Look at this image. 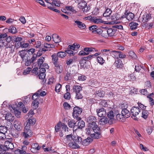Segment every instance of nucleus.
<instances>
[{
  "label": "nucleus",
  "mask_w": 154,
  "mask_h": 154,
  "mask_svg": "<svg viewBox=\"0 0 154 154\" xmlns=\"http://www.w3.org/2000/svg\"><path fill=\"white\" fill-rule=\"evenodd\" d=\"M111 11L109 9H106L105 12L103 14V16L105 17H109L111 14Z\"/></svg>",
  "instance_id": "obj_43"
},
{
  "label": "nucleus",
  "mask_w": 154,
  "mask_h": 154,
  "mask_svg": "<svg viewBox=\"0 0 154 154\" xmlns=\"http://www.w3.org/2000/svg\"><path fill=\"white\" fill-rule=\"evenodd\" d=\"M150 18L151 16L149 14H148L146 13L145 14L143 17V21L144 22H146Z\"/></svg>",
  "instance_id": "obj_34"
},
{
  "label": "nucleus",
  "mask_w": 154,
  "mask_h": 154,
  "mask_svg": "<svg viewBox=\"0 0 154 154\" xmlns=\"http://www.w3.org/2000/svg\"><path fill=\"white\" fill-rule=\"evenodd\" d=\"M8 130L7 128L4 126H0V133L3 134L5 136V134L6 133Z\"/></svg>",
  "instance_id": "obj_33"
},
{
  "label": "nucleus",
  "mask_w": 154,
  "mask_h": 154,
  "mask_svg": "<svg viewBox=\"0 0 154 154\" xmlns=\"http://www.w3.org/2000/svg\"><path fill=\"white\" fill-rule=\"evenodd\" d=\"M148 115V112L146 110H143L142 111V115L141 116L144 119L147 118Z\"/></svg>",
  "instance_id": "obj_45"
},
{
  "label": "nucleus",
  "mask_w": 154,
  "mask_h": 154,
  "mask_svg": "<svg viewBox=\"0 0 154 154\" xmlns=\"http://www.w3.org/2000/svg\"><path fill=\"white\" fill-rule=\"evenodd\" d=\"M141 109L138 107L134 106L130 110L131 112L132 116V118L135 120H137L138 118L136 117L140 112Z\"/></svg>",
  "instance_id": "obj_2"
},
{
  "label": "nucleus",
  "mask_w": 154,
  "mask_h": 154,
  "mask_svg": "<svg viewBox=\"0 0 154 154\" xmlns=\"http://www.w3.org/2000/svg\"><path fill=\"white\" fill-rule=\"evenodd\" d=\"M83 96L80 92L75 93V98L77 100L81 99L82 98Z\"/></svg>",
  "instance_id": "obj_52"
},
{
  "label": "nucleus",
  "mask_w": 154,
  "mask_h": 154,
  "mask_svg": "<svg viewBox=\"0 0 154 154\" xmlns=\"http://www.w3.org/2000/svg\"><path fill=\"white\" fill-rule=\"evenodd\" d=\"M97 59L98 63L101 65H102L104 62L105 60L101 57H97Z\"/></svg>",
  "instance_id": "obj_50"
},
{
  "label": "nucleus",
  "mask_w": 154,
  "mask_h": 154,
  "mask_svg": "<svg viewBox=\"0 0 154 154\" xmlns=\"http://www.w3.org/2000/svg\"><path fill=\"white\" fill-rule=\"evenodd\" d=\"M91 21L94 23L97 24L103 23V21L101 19L97 18L96 17H92L91 19Z\"/></svg>",
  "instance_id": "obj_27"
},
{
  "label": "nucleus",
  "mask_w": 154,
  "mask_h": 154,
  "mask_svg": "<svg viewBox=\"0 0 154 154\" xmlns=\"http://www.w3.org/2000/svg\"><path fill=\"white\" fill-rule=\"evenodd\" d=\"M18 105L23 112L26 113L28 111V109L25 107V105L22 102H19L18 103Z\"/></svg>",
  "instance_id": "obj_28"
},
{
  "label": "nucleus",
  "mask_w": 154,
  "mask_h": 154,
  "mask_svg": "<svg viewBox=\"0 0 154 154\" xmlns=\"http://www.w3.org/2000/svg\"><path fill=\"white\" fill-rule=\"evenodd\" d=\"M82 112V109L78 107H75L74 108L72 113V116L74 118L77 120H79L80 118L79 116L81 114Z\"/></svg>",
  "instance_id": "obj_3"
},
{
  "label": "nucleus",
  "mask_w": 154,
  "mask_h": 154,
  "mask_svg": "<svg viewBox=\"0 0 154 154\" xmlns=\"http://www.w3.org/2000/svg\"><path fill=\"white\" fill-rule=\"evenodd\" d=\"M36 96H38V97L40 98V96L44 97L46 94V92L45 91H42V89L38 90L36 92L33 94Z\"/></svg>",
  "instance_id": "obj_12"
},
{
  "label": "nucleus",
  "mask_w": 154,
  "mask_h": 154,
  "mask_svg": "<svg viewBox=\"0 0 154 154\" xmlns=\"http://www.w3.org/2000/svg\"><path fill=\"white\" fill-rule=\"evenodd\" d=\"M52 58V61L53 62L54 65H57V61L58 60V56L57 54H53L51 56Z\"/></svg>",
  "instance_id": "obj_24"
},
{
  "label": "nucleus",
  "mask_w": 154,
  "mask_h": 154,
  "mask_svg": "<svg viewBox=\"0 0 154 154\" xmlns=\"http://www.w3.org/2000/svg\"><path fill=\"white\" fill-rule=\"evenodd\" d=\"M87 128L86 129V133L88 135L90 134L91 135V134H93L91 133H93V132H94V131L92 128Z\"/></svg>",
  "instance_id": "obj_53"
},
{
  "label": "nucleus",
  "mask_w": 154,
  "mask_h": 154,
  "mask_svg": "<svg viewBox=\"0 0 154 154\" xmlns=\"http://www.w3.org/2000/svg\"><path fill=\"white\" fill-rule=\"evenodd\" d=\"M34 114V113L33 112V110L32 109H31L28 112V113L27 114V115L26 116V117L28 116L27 117H26V118H33L32 117L33 116V115Z\"/></svg>",
  "instance_id": "obj_47"
},
{
  "label": "nucleus",
  "mask_w": 154,
  "mask_h": 154,
  "mask_svg": "<svg viewBox=\"0 0 154 154\" xmlns=\"http://www.w3.org/2000/svg\"><path fill=\"white\" fill-rule=\"evenodd\" d=\"M55 66L56 71L57 73L59 74L62 72L63 69V67L62 66L59 65L58 64H57V65H55Z\"/></svg>",
  "instance_id": "obj_26"
},
{
  "label": "nucleus",
  "mask_w": 154,
  "mask_h": 154,
  "mask_svg": "<svg viewBox=\"0 0 154 154\" xmlns=\"http://www.w3.org/2000/svg\"><path fill=\"white\" fill-rule=\"evenodd\" d=\"M45 60V57H42L38 60V66H39L40 68H42V65L43 64V63Z\"/></svg>",
  "instance_id": "obj_39"
},
{
  "label": "nucleus",
  "mask_w": 154,
  "mask_h": 154,
  "mask_svg": "<svg viewBox=\"0 0 154 154\" xmlns=\"http://www.w3.org/2000/svg\"><path fill=\"white\" fill-rule=\"evenodd\" d=\"M96 112L98 116L100 117H105L106 114V110L103 108L97 109L96 110Z\"/></svg>",
  "instance_id": "obj_6"
},
{
  "label": "nucleus",
  "mask_w": 154,
  "mask_h": 154,
  "mask_svg": "<svg viewBox=\"0 0 154 154\" xmlns=\"http://www.w3.org/2000/svg\"><path fill=\"white\" fill-rule=\"evenodd\" d=\"M14 126L18 131H20L22 129L21 123L18 121H14Z\"/></svg>",
  "instance_id": "obj_17"
},
{
  "label": "nucleus",
  "mask_w": 154,
  "mask_h": 154,
  "mask_svg": "<svg viewBox=\"0 0 154 154\" xmlns=\"http://www.w3.org/2000/svg\"><path fill=\"white\" fill-rule=\"evenodd\" d=\"M121 114L123 115L125 119L128 118L130 116V113L129 111L126 108L122 109Z\"/></svg>",
  "instance_id": "obj_13"
},
{
  "label": "nucleus",
  "mask_w": 154,
  "mask_h": 154,
  "mask_svg": "<svg viewBox=\"0 0 154 154\" xmlns=\"http://www.w3.org/2000/svg\"><path fill=\"white\" fill-rule=\"evenodd\" d=\"M73 76V73H70L69 72H67L64 77V79L66 81L71 80L72 79Z\"/></svg>",
  "instance_id": "obj_23"
},
{
  "label": "nucleus",
  "mask_w": 154,
  "mask_h": 154,
  "mask_svg": "<svg viewBox=\"0 0 154 154\" xmlns=\"http://www.w3.org/2000/svg\"><path fill=\"white\" fill-rule=\"evenodd\" d=\"M87 122L88 127L92 128L94 131V133L91 134V137L95 139H99L100 137L101 133L100 128L96 123V119L94 116H89L87 118Z\"/></svg>",
  "instance_id": "obj_1"
},
{
  "label": "nucleus",
  "mask_w": 154,
  "mask_h": 154,
  "mask_svg": "<svg viewBox=\"0 0 154 154\" xmlns=\"http://www.w3.org/2000/svg\"><path fill=\"white\" fill-rule=\"evenodd\" d=\"M14 145L13 143L8 141H6L4 146L3 149L6 150L10 149H13L14 148Z\"/></svg>",
  "instance_id": "obj_7"
},
{
  "label": "nucleus",
  "mask_w": 154,
  "mask_h": 154,
  "mask_svg": "<svg viewBox=\"0 0 154 154\" xmlns=\"http://www.w3.org/2000/svg\"><path fill=\"white\" fill-rule=\"evenodd\" d=\"M98 103L100 106L106 107L107 105V102L106 100H100L98 101Z\"/></svg>",
  "instance_id": "obj_41"
},
{
  "label": "nucleus",
  "mask_w": 154,
  "mask_h": 154,
  "mask_svg": "<svg viewBox=\"0 0 154 154\" xmlns=\"http://www.w3.org/2000/svg\"><path fill=\"white\" fill-rule=\"evenodd\" d=\"M45 71L46 70L44 68H39V70L38 72V76L39 79H43L45 78L46 75L45 73Z\"/></svg>",
  "instance_id": "obj_5"
},
{
  "label": "nucleus",
  "mask_w": 154,
  "mask_h": 154,
  "mask_svg": "<svg viewBox=\"0 0 154 154\" xmlns=\"http://www.w3.org/2000/svg\"><path fill=\"white\" fill-rule=\"evenodd\" d=\"M107 116L108 118L109 119V122L110 124L112 123L113 122H114L113 112L112 111L108 112L107 114Z\"/></svg>",
  "instance_id": "obj_15"
},
{
  "label": "nucleus",
  "mask_w": 154,
  "mask_h": 154,
  "mask_svg": "<svg viewBox=\"0 0 154 154\" xmlns=\"http://www.w3.org/2000/svg\"><path fill=\"white\" fill-rule=\"evenodd\" d=\"M63 106L64 109L66 110H68L70 108V105L67 102H65L63 104Z\"/></svg>",
  "instance_id": "obj_55"
},
{
  "label": "nucleus",
  "mask_w": 154,
  "mask_h": 154,
  "mask_svg": "<svg viewBox=\"0 0 154 154\" xmlns=\"http://www.w3.org/2000/svg\"><path fill=\"white\" fill-rule=\"evenodd\" d=\"M57 56L59 57L63 58L66 56V52L60 51L57 53Z\"/></svg>",
  "instance_id": "obj_37"
},
{
  "label": "nucleus",
  "mask_w": 154,
  "mask_h": 154,
  "mask_svg": "<svg viewBox=\"0 0 154 154\" xmlns=\"http://www.w3.org/2000/svg\"><path fill=\"white\" fill-rule=\"evenodd\" d=\"M102 30H103L100 28H97L95 31H92V32L93 33H97V34L100 35L102 33Z\"/></svg>",
  "instance_id": "obj_60"
},
{
  "label": "nucleus",
  "mask_w": 154,
  "mask_h": 154,
  "mask_svg": "<svg viewBox=\"0 0 154 154\" xmlns=\"http://www.w3.org/2000/svg\"><path fill=\"white\" fill-rule=\"evenodd\" d=\"M41 148V146H39L38 144L35 143L33 144L31 149V151L33 153H36Z\"/></svg>",
  "instance_id": "obj_8"
},
{
  "label": "nucleus",
  "mask_w": 154,
  "mask_h": 154,
  "mask_svg": "<svg viewBox=\"0 0 154 154\" xmlns=\"http://www.w3.org/2000/svg\"><path fill=\"white\" fill-rule=\"evenodd\" d=\"M116 118L118 121L122 122H125L126 119L123 115L120 113H118L116 114Z\"/></svg>",
  "instance_id": "obj_18"
},
{
  "label": "nucleus",
  "mask_w": 154,
  "mask_h": 154,
  "mask_svg": "<svg viewBox=\"0 0 154 154\" xmlns=\"http://www.w3.org/2000/svg\"><path fill=\"white\" fill-rule=\"evenodd\" d=\"M101 35L103 37L105 38L107 37L108 35L107 29H104L102 30V32L101 33Z\"/></svg>",
  "instance_id": "obj_48"
},
{
  "label": "nucleus",
  "mask_w": 154,
  "mask_h": 154,
  "mask_svg": "<svg viewBox=\"0 0 154 154\" xmlns=\"http://www.w3.org/2000/svg\"><path fill=\"white\" fill-rule=\"evenodd\" d=\"M92 139L88 137L86 139H85L83 140L82 142V144L85 146H86L92 141Z\"/></svg>",
  "instance_id": "obj_22"
},
{
  "label": "nucleus",
  "mask_w": 154,
  "mask_h": 154,
  "mask_svg": "<svg viewBox=\"0 0 154 154\" xmlns=\"http://www.w3.org/2000/svg\"><path fill=\"white\" fill-rule=\"evenodd\" d=\"M5 119L7 121L11 122H12L14 119V116L11 114L8 113L6 114Z\"/></svg>",
  "instance_id": "obj_10"
},
{
  "label": "nucleus",
  "mask_w": 154,
  "mask_h": 154,
  "mask_svg": "<svg viewBox=\"0 0 154 154\" xmlns=\"http://www.w3.org/2000/svg\"><path fill=\"white\" fill-rule=\"evenodd\" d=\"M69 146L72 149H78L80 148V146L77 143L75 142H71L69 143Z\"/></svg>",
  "instance_id": "obj_16"
},
{
  "label": "nucleus",
  "mask_w": 154,
  "mask_h": 154,
  "mask_svg": "<svg viewBox=\"0 0 154 154\" xmlns=\"http://www.w3.org/2000/svg\"><path fill=\"white\" fill-rule=\"evenodd\" d=\"M73 91L75 93L80 92L82 90V88L79 85H75L73 87Z\"/></svg>",
  "instance_id": "obj_29"
},
{
  "label": "nucleus",
  "mask_w": 154,
  "mask_h": 154,
  "mask_svg": "<svg viewBox=\"0 0 154 154\" xmlns=\"http://www.w3.org/2000/svg\"><path fill=\"white\" fill-rule=\"evenodd\" d=\"M126 18L129 21L132 20L134 17V14L131 12H128V11L126 10L125 12Z\"/></svg>",
  "instance_id": "obj_14"
},
{
  "label": "nucleus",
  "mask_w": 154,
  "mask_h": 154,
  "mask_svg": "<svg viewBox=\"0 0 154 154\" xmlns=\"http://www.w3.org/2000/svg\"><path fill=\"white\" fill-rule=\"evenodd\" d=\"M73 141L76 142V143L79 145L82 142V138L80 137L77 136H73Z\"/></svg>",
  "instance_id": "obj_30"
},
{
  "label": "nucleus",
  "mask_w": 154,
  "mask_h": 154,
  "mask_svg": "<svg viewBox=\"0 0 154 154\" xmlns=\"http://www.w3.org/2000/svg\"><path fill=\"white\" fill-rule=\"evenodd\" d=\"M23 61L25 62V65L27 66L30 65L31 63H32V62L31 59H30V58L29 56L23 60Z\"/></svg>",
  "instance_id": "obj_32"
},
{
  "label": "nucleus",
  "mask_w": 154,
  "mask_h": 154,
  "mask_svg": "<svg viewBox=\"0 0 154 154\" xmlns=\"http://www.w3.org/2000/svg\"><path fill=\"white\" fill-rule=\"evenodd\" d=\"M115 65L118 68H121L122 66V61L120 59H118L114 63Z\"/></svg>",
  "instance_id": "obj_36"
},
{
  "label": "nucleus",
  "mask_w": 154,
  "mask_h": 154,
  "mask_svg": "<svg viewBox=\"0 0 154 154\" xmlns=\"http://www.w3.org/2000/svg\"><path fill=\"white\" fill-rule=\"evenodd\" d=\"M9 31L10 32L12 33L15 34L17 32V30L16 27L13 26L11 28L9 29Z\"/></svg>",
  "instance_id": "obj_51"
},
{
  "label": "nucleus",
  "mask_w": 154,
  "mask_h": 154,
  "mask_svg": "<svg viewBox=\"0 0 154 154\" xmlns=\"http://www.w3.org/2000/svg\"><path fill=\"white\" fill-rule=\"evenodd\" d=\"M32 66L29 67H27L25 69L23 72V74L24 75H26L29 73L31 71Z\"/></svg>",
  "instance_id": "obj_49"
},
{
  "label": "nucleus",
  "mask_w": 154,
  "mask_h": 154,
  "mask_svg": "<svg viewBox=\"0 0 154 154\" xmlns=\"http://www.w3.org/2000/svg\"><path fill=\"white\" fill-rule=\"evenodd\" d=\"M12 108L13 109V111H14V112L15 116L18 118L20 117L21 114L20 111L17 109H16L15 108H14L12 107Z\"/></svg>",
  "instance_id": "obj_44"
},
{
  "label": "nucleus",
  "mask_w": 154,
  "mask_h": 154,
  "mask_svg": "<svg viewBox=\"0 0 154 154\" xmlns=\"http://www.w3.org/2000/svg\"><path fill=\"white\" fill-rule=\"evenodd\" d=\"M15 153L16 154H25L26 152L22 149H17L15 151Z\"/></svg>",
  "instance_id": "obj_54"
},
{
  "label": "nucleus",
  "mask_w": 154,
  "mask_h": 154,
  "mask_svg": "<svg viewBox=\"0 0 154 154\" xmlns=\"http://www.w3.org/2000/svg\"><path fill=\"white\" fill-rule=\"evenodd\" d=\"M119 51H111L110 52V54L115 59H119Z\"/></svg>",
  "instance_id": "obj_25"
},
{
  "label": "nucleus",
  "mask_w": 154,
  "mask_h": 154,
  "mask_svg": "<svg viewBox=\"0 0 154 154\" xmlns=\"http://www.w3.org/2000/svg\"><path fill=\"white\" fill-rule=\"evenodd\" d=\"M18 43L19 44L20 47L22 48H26L29 45L28 43L22 44L21 42H18Z\"/></svg>",
  "instance_id": "obj_58"
},
{
  "label": "nucleus",
  "mask_w": 154,
  "mask_h": 154,
  "mask_svg": "<svg viewBox=\"0 0 154 154\" xmlns=\"http://www.w3.org/2000/svg\"><path fill=\"white\" fill-rule=\"evenodd\" d=\"M87 3L84 1H82L78 4V7L81 9L84 8L86 6Z\"/></svg>",
  "instance_id": "obj_31"
},
{
  "label": "nucleus",
  "mask_w": 154,
  "mask_h": 154,
  "mask_svg": "<svg viewBox=\"0 0 154 154\" xmlns=\"http://www.w3.org/2000/svg\"><path fill=\"white\" fill-rule=\"evenodd\" d=\"M129 25L131 29H134L136 28L138 24L136 23L131 22L129 24Z\"/></svg>",
  "instance_id": "obj_40"
},
{
  "label": "nucleus",
  "mask_w": 154,
  "mask_h": 154,
  "mask_svg": "<svg viewBox=\"0 0 154 154\" xmlns=\"http://www.w3.org/2000/svg\"><path fill=\"white\" fill-rule=\"evenodd\" d=\"M36 122L35 119L34 118H29L27 122L31 125H33L35 124Z\"/></svg>",
  "instance_id": "obj_42"
},
{
  "label": "nucleus",
  "mask_w": 154,
  "mask_h": 154,
  "mask_svg": "<svg viewBox=\"0 0 154 154\" xmlns=\"http://www.w3.org/2000/svg\"><path fill=\"white\" fill-rule=\"evenodd\" d=\"M61 85L60 84H57L55 86V91L57 92H59L61 89Z\"/></svg>",
  "instance_id": "obj_46"
},
{
  "label": "nucleus",
  "mask_w": 154,
  "mask_h": 154,
  "mask_svg": "<svg viewBox=\"0 0 154 154\" xmlns=\"http://www.w3.org/2000/svg\"><path fill=\"white\" fill-rule=\"evenodd\" d=\"M108 36L112 37L115 34L116 29L109 28L107 29Z\"/></svg>",
  "instance_id": "obj_20"
},
{
  "label": "nucleus",
  "mask_w": 154,
  "mask_h": 154,
  "mask_svg": "<svg viewBox=\"0 0 154 154\" xmlns=\"http://www.w3.org/2000/svg\"><path fill=\"white\" fill-rule=\"evenodd\" d=\"M129 55L132 58L135 59L137 56L134 52L132 51H131L129 52Z\"/></svg>",
  "instance_id": "obj_62"
},
{
  "label": "nucleus",
  "mask_w": 154,
  "mask_h": 154,
  "mask_svg": "<svg viewBox=\"0 0 154 154\" xmlns=\"http://www.w3.org/2000/svg\"><path fill=\"white\" fill-rule=\"evenodd\" d=\"M52 39L53 41L55 43H58L61 41L60 37L56 34H54L53 35Z\"/></svg>",
  "instance_id": "obj_21"
},
{
  "label": "nucleus",
  "mask_w": 154,
  "mask_h": 154,
  "mask_svg": "<svg viewBox=\"0 0 154 154\" xmlns=\"http://www.w3.org/2000/svg\"><path fill=\"white\" fill-rule=\"evenodd\" d=\"M71 97L70 94L69 93L67 92L64 95V97L66 99L69 100Z\"/></svg>",
  "instance_id": "obj_63"
},
{
  "label": "nucleus",
  "mask_w": 154,
  "mask_h": 154,
  "mask_svg": "<svg viewBox=\"0 0 154 154\" xmlns=\"http://www.w3.org/2000/svg\"><path fill=\"white\" fill-rule=\"evenodd\" d=\"M19 54L23 60L29 57L28 54L24 50H22L19 52Z\"/></svg>",
  "instance_id": "obj_19"
},
{
  "label": "nucleus",
  "mask_w": 154,
  "mask_h": 154,
  "mask_svg": "<svg viewBox=\"0 0 154 154\" xmlns=\"http://www.w3.org/2000/svg\"><path fill=\"white\" fill-rule=\"evenodd\" d=\"M80 120L78 123V127L79 128H82L85 127V122L82 120Z\"/></svg>",
  "instance_id": "obj_38"
},
{
  "label": "nucleus",
  "mask_w": 154,
  "mask_h": 154,
  "mask_svg": "<svg viewBox=\"0 0 154 154\" xmlns=\"http://www.w3.org/2000/svg\"><path fill=\"white\" fill-rule=\"evenodd\" d=\"M75 122L73 120H71L69 122L68 125L69 127L72 128L75 125Z\"/></svg>",
  "instance_id": "obj_57"
},
{
  "label": "nucleus",
  "mask_w": 154,
  "mask_h": 154,
  "mask_svg": "<svg viewBox=\"0 0 154 154\" xmlns=\"http://www.w3.org/2000/svg\"><path fill=\"white\" fill-rule=\"evenodd\" d=\"M61 125V122H59L58 123L57 125H56L55 127V130L56 132H57L59 131V129Z\"/></svg>",
  "instance_id": "obj_59"
},
{
  "label": "nucleus",
  "mask_w": 154,
  "mask_h": 154,
  "mask_svg": "<svg viewBox=\"0 0 154 154\" xmlns=\"http://www.w3.org/2000/svg\"><path fill=\"white\" fill-rule=\"evenodd\" d=\"M38 96H36L34 94L32 96V99L33 100L32 104V106L35 109H36L38 108L39 104L38 101L40 100L41 99L38 97Z\"/></svg>",
  "instance_id": "obj_4"
},
{
  "label": "nucleus",
  "mask_w": 154,
  "mask_h": 154,
  "mask_svg": "<svg viewBox=\"0 0 154 154\" xmlns=\"http://www.w3.org/2000/svg\"><path fill=\"white\" fill-rule=\"evenodd\" d=\"M66 139L68 142L71 141L72 140H73V137L72 134L67 135L66 137Z\"/></svg>",
  "instance_id": "obj_61"
},
{
  "label": "nucleus",
  "mask_w": 154,
  "mask_h": 154,
  "mask_svg": "<svg viewBox=\"0 0 154 154\" xmlns=\"http://www.w3.org/2000/svg\"><path fill=\"white\" fill-rule=\"evenodd\" d=\"M21 135L22 137L25 138H28L32 135V132L31 131H28L24 130V132L22 133Z\"/></svg>",
  "instance_id": "obj_11"
},
{
  "label": "nucleus",
  "mask_w": 154,
  "mask_h": 154,
  "mask_svg": "<svg viewBox=\"0 0 154 154\" xmlns=\"http://www.w3.org/2000/svg\"><path fill=\"white\" fill-rule=\"evenodd\" d=\"M154 23L152 22L151 23H146L145 24V26L148 29L151 28L153 26Z\"/></svg>",
  "instance_id": "obj_56"
},
{
  "label": "nucleus",
  "mask_w": 154,
  "mask_h": 154,
  "mask_svg": "<svg viewBox=\"0 0 154 154\" xmlns=\"http://www.w3.org/2000/svg\"><path fill=\"white\" fill-rule=\"evenodd\" d=\"M74 21L75 23V25H77L78 27L80 29H83L86 28L85 25L82 22L79 20H75Z\"/></svg>",
  "instance_id": "obj_9"
},
{
  "label": "nucleus",
  "mask_w": 154,
  "mask_h": 154,
  "mask_svg": "<svg viewBox=\"0 0 154 154\" xmlns=\"http://www.w3.org/2000/svg\"><path fill=\"white\" fill-rule=\"evenodd\" d=\"M107 123V119L104 117L101 118L99 121L98 124L99 125H104Z\"/></svg>",
  "instance_id": "obj_35"
},
{
  "label": "nucleus",
  "mask_w": 154,
  "mask_h": 154,
  "mask_svg": "<svg viewBox=\"0 0 154 154\" xmlns=\"http://www.w3.org/2000/svg\"><path fill=\"white\" fill-rule=\"evenodd\" d=\"M148 98L149 99V102L151 106H153L154 104V100L151 97V95L147 96Z\"/></svg>",
  "instance_id": "obj_64"
}]
</instances>
